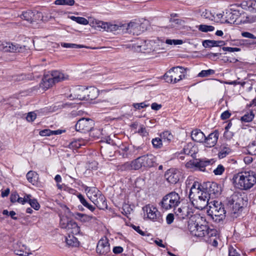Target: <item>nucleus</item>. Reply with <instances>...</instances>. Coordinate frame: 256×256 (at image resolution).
Here are the masks:
<instances>
[{
	"label": "nucleus",
	"instance_id": "64",
	"mask_svg": "<svg viewBox=\"0 0 256 256\" xmlns=\"http://www.w3.org/2000/svg\"><path fill=\"white\" fill-rule=\"evenodd\" d=\"M19 196L18 194H12L10 196V202L12 203L18 202Z\"/></svg>",
	"mask_w": 256,
	"mask_h": 256
},
{
	"label": "nucleus",
	"instance_id": "57",
	"mask_svg": "<svg viewBox=\"0 0 256 256\" xmlns=\"http://www.w3.org/2000/svg\"><path fill=\"white\" fill-rule=\"evenodd\" d=\"M242 36L244 38H252V39H256V36H254L253 34L247 32H244L242 33Z\"/></svg>",
	"mask_w": 256,
	"mask_h": 256
},
{
	"label": "nucleus",
	"instance_id": "29",
	"mask_svg": "<svg viewBox=\"0 0 256 256\" xmlns=\"http://www.w3.org/2000/svg\"><path fill=\"white\" fill-rule=\"evenodd\" d=\"M183 153L186 155L190 156L194 158L196 153V148L192 146L191 144L185 146L182 150Z\"/></svg>",
	"mask_w": 256,
	"mask_h": 256
},
{
	"label": "nucleus",
	"instance_id": "50",
	"mask_svg": "<svg viewBox=\"0 0 256 256\" xmlns=\"http://www.w3.org/2000/svg\"><path fill=\"white\" fill-rule=\"evenodd\" d=\"M216 40H204L202 42V46L204 48L216 46Z\"/></svg>",
	"mask_w": 256,
	"mask_h": 256
},
{
	"label": "nucleus",
	"instance_id": "19",
	"mask_svg": "<svg viewBox=\"0 0 256 256\" xmlns=\"http://www.w3.org/2000/svg\"><path fill=\"white\" fill-rule=\"evenodd\" d=\"M131 147H130L126 144H121L118 146V149L116 151V152L122 158H130L133 156L132 152Z\"/></svg>",
	"mask_w": 256,
	"mask_h": 256
},
{
	"label": "nucleus",
	"instance_id": "13",
	"mask_svg": "<svg viewBox=\"0 0 256 256\" xmlns=\"http://www.w3.org/2000/svg\"><path fill=\"white\" fill-rule=\"evenodd\" d=\"M94 122L90 118H82L80 119L75 125L76 130L82 132L90 131L93 128Z\"/></svg>",
	"mask_w": 256,
	"mask_h": 256
},
{
	"label": "nucleus",
	"instance_id": "5",
	"mask_svg": "<svg viewBox=\"0 0 256 256\" xmlns=\"http://www.w3.org/2000/svg\"><path fill=\"white\" fill-rule=\"evenodd\" d=\"M242 198L238 194H234L227 199L228 212L232 218H236L242 212L243 209L242 206Z\"/></svg>",
	"mask_w": 256,
	"mask_h": 256
},
{
	"label": "nucleus",
	"instance_id": "14",
	"mask_svg": "<svg viewBox=\"0 0 256 256\" xmlns=\"http://www.w3.org/2000/svg\"><path fill=\"white\" fill-rule=\"evenodd\" d=\"M86 93H88V88L83 86H76L72 88V93L69 98L70 100H86Z\"/></svg>",
	"mask_w": 256,
	"mask_h": 256
},
{
	"label": "nucleus",
	"instance_id": "53",
	"mask_svg": "<svg viewBox=\"0 0 256 256\" xmlns=\"http://www.w3.org/2000/svg\"><path fill=\"white\" fill-rule=\"evenodd\" d=\"M224 170V168L222 164H219L218 167L214 170L215 175H221Z\"/></svg>",
	"mask_w": 256,
	"mask_h": 256
},
{
	"label": "nucleus",
	"instance_id": "63",
	"mask_svg": "<svg viewBox=\"0 0 256 256\" xmlns=\"http://www.w3.org/2000/svg\"><path fill=\"white\" fill-rule=\"evenodd\" d=\"M224 136L226 140H230L233 136V133L229 130H225L224 134Z\"/></svg>",
	"mask_w": 256,
	"mask_h": 256
},
{
	"label": "nucleus",
	"instance_id": "2",
	"mask_svg": "<svg viewBox=\"0 0 256 256\" xmlns=\"http://www.w3.org/2000/svg\"><path fill=\"white\" fill-rule=\"evenodd\" d=\"M189 198L192 205L198 210L205 208L210 203V196L204 188L198 182H194L190 188Z\"/></svg>",
	"mask_w": 256,
	"mask_h": 256
},
{
	"label": "nucleus",
	"instance_id": "16",
	"mask_svg": "<svg viewBox=\"0 0 256 256\" xmlns=\"http://www.w3.org/2000/svg\"><path fill=\"white\" fill-rule=\"evenodd\" d=\"M180 172L174 168L168 170L164 174L166 179L168 182L172 184H176L180 180Z\"/></svg>",
	"mask_w": 256,
	"mask_h": 256
},
{
	"label": "nucleus",
	"instance_id": "24",
	"mask_svg": "<svg viewBox=\"0 0 256 256\" xmlns=\"http://www.w3.org/2000/svg\"><path fill=\"white\" fill-rule=\"evenodd\" d=\"M51 75L55 83L60 82L68 79V76L58 70L52 72Z\"/></svg>",
	"mask_w": 256,
	"mask_h": 256
},
{
	"label": "nucleus",
	"instance_id": "23",
	"mask_svg": "<svg viewBox=\"0 0 256 256\" xmlns=\"http://www.w3.org/2000/svg\"><path fill=\"white\" fill-rule=\"evenodd\" d=\"M192 139L196 142H203L205 140V135L200 130L195 129L191 132Z\"/></svg>",
	"mask_w": 256,
	"mask_h": 256
},
{
	"label": "nucleus",
	"instance_id": "47",
	"mask_svg": "<svg viewBox=\"0 0 256 256\" xmlns=\"http://www.w3.org/2000/svg\"><path fill=\"white\" fill-rule=\"evenodd\" d=\"M61 46L65 48H85V46L81 44H70V43H62Z\"/></svg>",
	"mask_w": 256,
	"mask_h": 256
},
{
	"label": "nucleus",
	"instance_id": "37",
	"mask_svg": "<svg viewBox=\"0 0 256 256\" xmlns=\"http://www.w3.org/2000/svg\"><path fill=\"white\" fill-rule=\"evenodd\" d=\"M84 144V140L80 139L74 140L68 144V148L72 150L80 148Z\"/></svg>",
	"mask_w": 256,
	"mask_h": 256
},
{
	"label": "nucleus",
	"instance_id": "4",
	"mask_svg": "<svg viewBox=\"0 0 256 256\" xmlns=\"http://www.w3.org/2000/svg\"><path fill=\"white\" fill-rule=\"evenodd\" d=\"M206 208H207L208 214L215 222H219L224 219L226 210L221 202L211 200Z\"/></svg>",
	"mask_w": 256,
	"mask_h": 256
},
{
	"label": "nucleus",
	"instance_id": "22",
	"mask_svg": "<svg viewBox=\"0 0 256 256\" xmlns=\"http://www.w3.org/2000/svg\"><path fill=\"white\" fill-rule=\"evenodd\" d=\"M204 190L208 194L209 196L211 194L216 195L220 194V188L216 182H208L206 183Z\"/></svg>",
	"mask_w": 256,
	"mask_h": 256
},
{
	"label": "nucleus",
	"instance_id": "10",
	"mask_svg": "<svg viewBox=\"0 0 256 256\" xmlns=\"http://www.w3.org/2000/svg\"><path fill=\"white\" fill-rule=\"evenodd\" d=\"M60 224L61 228L66 229L69 233L72 234H77L80 232V228L78 224L66 217L60 218Z\"/></svg>",
	"mask_w": 256,
	"mask_h": 256
},
{
	"label": "nucleus",
	"instance_id": "48",
	"mask_svg": "<svg viewBox=\"0 0 256 256\" xmlns=\"http://www.w3.org/2000/svg\"><path fill=\"white\" fill-rule=\"evenodd\" d=\"M248 152L251 155L256 156V142H252L248 146Z\"/></svg>",
	"mask_w": 256,
	"mask_h": 256
},
{
	"label": "nucleus",
	"instance_id": "59",
	"mask_svg": "<svg viewBox=\"0 0 256 256\" xmlns=\"http://www.w3.org/2000/svg\"><path fill=\"white\" fill-rule=\"evenodd\" d=\"M132 150H133L134 152H132V155H136L139 154V152L140 150H142V148L140 146H131Z\"/></svg>",
	"mask_w": 256,
	"mask_h": 256
},
{
	"label": "nucleus",
	"instance_id": "26",
	"mask_svg": "<svg viewBox=\"0 0 256 256\" xmlns=\"http://www.w3.org/2000/svg\"><path fill=\"white\" fill-rule=\"evenodd\" d=\"M55 82L52 78V76L51 75H46L42 79V82L41 83V86L44 89H48L50 87H52Z\"/></svg>",
	"mask_w": 256,
	"mask_h": 256
},
{
	"label": "nucleus",
	"instance_id": "20",
	"mask_svg": "<svg viewBox=\"0 0 256 256\" xmlns=\"http://www.w3.org/2000/svg\"><path fill=\"white\" fill-rule=\"evenodd\" d=\"M218 137V134L217 132H214L210 134L208 137L205 136V140L204 142L206 146L211 148L216 145L217 142Z\"/></svg>",
	"mask_w": 256,
	"mask_h": 256
},
{
	"label": "nucleus",
	"instance_id": "15",
	"mask_svg": "<svg viewBox=\"0 0 256 256\" xmlns=\"http://www.w3.org/2000/svg\"><path fill=\"white\" fill-rule=\"evenodd\" d=\"M212 160H199L198 161H190L186 164V166L188 168L198 169L200 171L204 172L205 168L211 164Z\"/></svg>",
	"mask_w": 256,
	"mask_h": 256
},
{
	"label": "nucleus",
	"instance_id": "35",
	"mask_svg": "<svg viewBox=\"0 0 256 256\" xmlns=\"http://www.w3.org/2000/svg\"><path fill=\"white\" fill-rule=\"evenodd\" d=\"M160 136L164 144L166 145L169 144L173 138V136L168 131H165L162 133Z\"/></svg>",
	"mask_w": 256,
	"mask_h": 256
},
{
	"label": "nucleus",
	"instance_id": "17",
	"mask_svg": "<svg viewBox=\"0 0 256 256\" xmlns=\"http://www.w3.org/2000/svg\"><path fill=\"white\" fill-rule=\"evenodd\" d=\"M127 32L133 35L138 36L144 30L142 24H140L136 22H130L128 24L126 28Z\"/></svg>",
	"mask_w": 256,
	"mask_h": 256
},
{
	"label": "nucleus",
	"instance_id": "62",
	"mask_svg": "<svg viewBox=\"0 0 256 256\" xmlns=\"http://www.w3.org/2000/svg\"><path fill=\"white\" fill-rule=\"evenodd\" d=\"M138 133L142 136H146L148 134V132L146 130V128L142 126L138 130Z\"/></svg>",
	"mask_w": 256,
	"mask_h": 256
},
{
	"label": "nucleus",
	"instance_id": "12",
	"mask_svg": "<svg viewBox=\"0 0 256 256\" xmlns=\"http://www.w3.org/2000/svg\"><path fill=\"white\" fill-rule=\"evenodd\" d=\"M20 18L30 24H32L33 22L42 20L43 16L40 12L36 10L32 11L28 10L22 12L20 16Z\"/></svg>",
	"mask_w": 256,
	"mask_h": 256
},
{
	"label": "nucleus",
	"instance_id": "61",
	"mask_svg": "<svg viewBox=\"0 0 256 256\" xmlns=\"http://www.w3.org/2000/svg\"><path fill=\"white\" fill-rule=\"evenodd\" d=\"M230 116L231 114L229 112V111L226 110L222 114L220 118L222 120H225L228 118Z\"/></svg>",
	"mask_w": 256,
	"mask_h": 256
},
{
	"label": "nucleus",
	"instance_id": "39",
	"mask_svg": "<svg viewBox=\"0 0 256 256\" xmlns=\"http://www.w3.org/2000/svg\"><path fill=\"white\" fill-rule=\"evenodd\" d=\"M70 18L73 21L81 24L86 25L88 24V21L83 17L70 16Z\"/></svg>",
	"mask_w": 256,
	"mask_h": 256
},
{
	"label": "nucleus",
	"instance_id": "18",
	"mask_svg": "<svg viewBox=\"0 0 256 256\" xmlns=\"http://www.w3.org/2000/svg\"><path fill=\"white\" fill-rule=\"evenodd\" d=\"M96 251L100 255H105L110 251V244L106 238H102L98 241Z\"/></svg>",
	"mask_w": 256,
	"mask_h": 256
},
{
	"label": "nucleus",
	"instance_id": "34",
	"mask_svg": "<svg viewBox=\"0 0 256 256\" xmlns=\"http://www.w3.org/2000/svg\"><path fill=\"white\" fill-rule=\"evenodd\" d=\"M62 132V130H51L48 129H46L40 131L39 134L41 136H46L52 135H58L61 134Z\"/></svg>",
	"mask_w": 256,
	"mask_h": 256
},
{
	"label": "nucleus",
	"instance_id": "44",
	"mask_svg": "<svg viewBox=\"0 0 256 256\" xmlns=\"http://www.w3.org/2000/svg\"><path fill=\"white\" fill-rule=\"evenodd\" d=\"M26 248L22 245V248H15L14 252L16 254L20 256H28V252L26 251Z\"/></svg>",
	"mask_w": 256,
	"mask_h": 256
},
{
	"label": "nucleus",
	"instance_id": "51",
	"mask_svg": "<svg viewBox=\"0 0 256 256\" xmlns=\"http://www.w3.org/2000/svg\"><path fill=\"white\" fill-rule=\"evenodd\" d=\"M29 204L35 210H38L40 208V205L39 203L38 202L37 200L35 198H33L32 200H30Z\"/></svg>",
	"mask_w": 256,
	"mask_h": 256
},
{
	"label": "nucleus",
	"instance_id": "45",
	"mask_svg": "<svg viewBox=\"0 0 256 256\" xmlns=\"http://www.w3.org/2000/svg\"><path fill=\"white\" fill-rule=\"evenodd\" d=\"M215 73V71L212 69H209L208 70H202L198 74V76L204 78L210 76L212 75Z\"/></svg>",
	"mask_w": 256,
	"mask_h": 256
},
{
	"label": "nucleus",
	"instance_id": "1",
	"mask_svg": "<svg viewBox=\"0 0 256 256\" xmlns=\"http://www.w3.org/2000/svg\"><path fill=\"white\" fill-rule=\"evenodd\" d=\"M188 228L190 234L196 237L212 236L216 234V230L210 228L205 220L199 215L194 214L190 217Z\"/></svg>",
	"mask_w": 256,
	"mask_h": 256
},
{
	"label": "nucleus",
	"instance_id": "49",
	"mask_svg": "<svg viewBox=\"0 0 256 256\" xmlns=\"http://www.w3.org/2000/svg\"><path fill=\"white\" fill-rule=\"evenodd\" d=\"M76 214L81 218V220L84 222H89L92 218H94L92 216H88L80 213H78Z\"/></svg>",
	"mask_w": 256,
	"mask_h": 256
},
{
	"label": "nucleus",
	"instance_id": "46",
	"mask_svg": "<svg viewBox=\"0 0 256 256\" xmlns=\"http://www.w3.org/2000/svg\"><path fill=\"white\" fill-rule=\"evenodd\" d=\"M199 30L202 32H212L214 30V28L212 26H208L206 24H200L198 26Z\"/></svg>",
	"mask_w": 256,
	"mask_h": 256
},
{
	"label": "nucleus",
	"instance_id": "31",
	"mask_svg": "<svg viewBox=\"0 0 256 256\" xmlns=\"http://www.w3.org/2000/svg\"><path fill=\"white\" fill-rule=\"evenodd\" d=\"M88 93L86 94V100H94L98 96V90L94 87L88 88Z\"/></svg>",
	"mask_w": 256,
	"mask_h": 256
},
{
	"label": "nucleus",
	"instance_id": "43",
	"mask_svg": "<svg viewBox=\"0 0 256 256\" xmlns=\"http://www.w3.org/2000/svg\"><path fill=\"white\" fill-rule=\"evenodd\" d=\"M75 3L74 0H56L54 4L56 5H66L72 6Z\"/></svg>",
	"mask_w": 256,
	"mask_h": 256
},
{
	"label": "nucleus",
	"instance_id": "41",
	"mask_svg": "<svg viewBox=\"0 0 256 256\" xmlns=\"http://www.w3.org/2000/svg\"><path fill=\"white\" fill-rule=\"evenodd\" d=\"M152 143L154 148L158 149L162 148L164 144L161 138H156L152 140Z\"/></svg>",
	"mask_w": 256,
	"mask_h": 256
},
{
	"label": "nucleus",
	"instance_id": "38",
	"mask_svg": "<svg viewBox=\"0 0 256 256\" xmlns=\"http://www.w3.org/2000/svg\"><path fill=\"white\" fill-rule=\"evenodd\" d=\"M174 213L179 218L182 219L188 216L187 209L185 208H179L177 210H175Z\"/></svg>",
	"mask_w": 256,
	"mask_h": 256
},
{
	"label": "nucleus",
	"instance_id": "60",
	"mask_svg": "<svg viewBox=\"0 0 256 256\" xmlns=\"http://www.w3.org/2000/svg\"><path fill=\"white\" fill-rule=\"evenodd\" d=\"M222 49L224 51H228L229 52H239L240 50L239 48L232 47H223Z\"/></svg>",
	"mask_w": 256,
	"mask_h": 256
},
{
	"label": "nucleus",
	"instance_id": "36",
	"mask_svg": "<svg viewBox=\"0 0 256 256\" xmlns=\"http://www.w3.org/2000/svg\"><path fill=\"white\" fill-rule=\"evenodd\" d=\"M226 20L225 22L229 24H234L236 22L238 18V13L236 12H230L226 14Z\"/></svg>",
	"mask_w": 256,
	"mask_h": 256
},
{
	"label": "nucleus",
	"instance_id": "40",
	"mask_svg": "<svg viewBox=\"0 0 256 256\" xmlns=\"http://www.w3.org/2000/svg\"><path fill=\"white\" fill-rule=\"evenodd\" d=\"M254 117V114L252 111H250L249 113L246 114L244 116H242L240 120L245 122H249L252 120Z\"/></svg>",
	"mask_w": 256,
	"mask_h": 256
},
{
	"label": "nucleus",
	"instance_id": "8",
	"mask_svg": "<svg viewBox=\"0 0 256 256\" xmlns=\"http://www.w3.org/2000/svg\"><path fill=\"white\" fill-rule=\"evenodd\" d=\"M138 170L142 168H149L154 166L156 164V157L152 154H147L136 158Z\"/></svg>",
	"mask_w": 256,
	"mask_h": 256
},
{
	"label": "nucleus",
	"instance_id": "33",
	"mask_svg": "<svg viewBox=\"0 0 256 256\" xmlns=\"http://www.w3.org/2000/svg\"><path fill=\"white\" fill-rule=\"evenodd\" d=\"M231 152L230 148L227 145H222L220 148V150L218 154V156L220 158H223Z\"/></svg>",
	"mask_w": 256,
	"mask_h": 256
},
{
	"label": "nucleus",
	"instance_id": "55",
	"mask_svg": "<svg viewBox=\"0 0 256 256\" xmlns=\"http://www.w3.org/2000/svg\"><path fill=\"white\" fill-rule=\"evenodd\" d=\"M36 117V115L34 112H30L28 114L26 119L28 122H33Z\"/></svg>",
	"mask_w": 256,
	"mask_h": 256
},
{
	"label": "nucleus",
	"instance_id": "30",
	"mask_svg": "<svg viewBox=\"0 0 256 256\" xmlns=\"http://www.w3.org/2000/svg\"><path fill=\"white\" fill-rule=\"evenodd\" d=\"M26 178L29 182L31 183L33 185H35L37 184L38 180V174L34 171H29L26 175Z\"/></svg>",
	"mask_w": 256,
	"mask_h": 256
},
{
	"label": "nucleus",
	"instance_id": "56",
	"mask_svg": "<svg viewBox=\"0 0 256 256\" xmlns=\"http://www.w3.org/2000/svg\"><path fill=\"white\" fill-rule=\"evenodd\" d=\"M108 28L106 30L107 32L115 31V30H116L118 28V25L112 24H111L110 23H108Z\"/></svg>",
	"mask_w": 256,
	"mask_h": 256
},
{
	"label": "nucleus",
	"instance_id": "25",
	"mask_svg": "<svg viewBox=\"0 0 256 256\" xmlns=\"http://www.w3.org/2000/svg\"><path fill=\"white\" fill-rule=\"evenodd\" d=\"M95 200L92 201V202L96 206L101 210H104L107 207V204L106 201V199L102 193L100 195L95 198Z\"/></svg>",
	"mask_w": 256,
	"mask_h": 256
},
{
	"label": "nucleus",
	"instance_id": "3",
	"mask_svg": "<svg viewBox=\"0 0 256 256\" xmlns=\"http://www.w3.org/2000/svg\"><path fill=\"white\" fill-rule=\"evenodd\" d=\"M235 186L241 190H248L256 183V176L254 172H243L234 176Z\"/></svg>",
	"mask_w": 256,
	"mask_h": 256
},
{
	"label": "nucleus",
	"instance_id": "21",
	"mask_svg": "<svg viewBox=\"0 0 256 256\" xmlns=\"http://www.w3.org/2000/svg\"><path fill=\"white\" fill-rule=\"evenodd\" d=\"M84 190L86 195L92 202L95 200V198L101 194V192L94 187H88L86 186L84 188Z\"/></svg>",
	"mask_w": 256,
	"mask_h": 256
},
{
	"label": "nucleus",
	"instance_id": "9",
	"mask_svg": "<svg viewBox=\"0 0 256 256\" xmlns=\"http://www.w3.org/2000/svg\"><path fill=\"white\" fill-rule=\"evenodd\" d=\"M25 46L10 42L0 40V51L8 52H22L26 50Z\"/></svg>",
	"mask_w": 256,
	"mask_h": 256
},
{
	"label": "nucleus",
	"instance_id": "27",
	"mask_svg": "<svg viewBox=\"0 0 256 256\" xmlns=\"http://www.w3.org/2000/svg\"><path fill=\"white\" fill-rule=\"evenodd\" d=\"M152 42L149 40L145 41L143 44L139 46L140 51L145 54H150L154 50L152 46Z\"/></svg>",
	"mask_w": 256,
	"mask_h": 256
},
{
	"label": "nucleus",
	"instance_id": "42",
	"mask_svg": "<svg viewBox=\"0 0 256 256\" xmlns=\"http://www.w3.org/2000/svg\"><path fill=\"white\" fill-rule=\"evenodd\" d=\"M112 146H108L107 147L102 148L101 150V153L106 157H111L113 156L114 152L111 150Z\"/></svg>",
	"mask_w": 256,
	"mask_h": 256
},
{
	"label": "nucleus",
	"instance_id": "52",
	"mask_svg": "<svg viewBox=\"0 0 256 256\" xmlns=\"http://www.w3.org/2000/svg\"><path fill=\"white\" fill-rule=\"evenodd\" d=\"M96 26L104 30H106L108 28V22H104L102 21H98L96 22Z\"/></svg>",
	"mask_w": 256,
	"mask_h": 256
},
{
	"label": "nucleus",
	"instance_id": "54",
	"mask_svg": "<svg viewBox=\"0 0 256 256\" xmlns=\"http://www.w3.org/2000/svg\"><path fill=\"white\" fill-rule=\"evenodd\" d=\"M148 106L149 104H146V102L134 103L132 104V106L136 110H140V108H146Z\"/></svg>",
	"mask_w": 256,
	"mask_h": 256
},
{
	"label": "nucleus",
	"instance_id": "6",
	"mask_svg": "<svg viewBox=\"0 0 256 256\" xmlns=\"http://www.w3.org/2000/svg\"><path fill=\"white\" fill-rule=\"evenodd\" d=\"M180 202L178 194L176 192H171L163 197L160 204L162 209L168 210L175 208Z\"/></svg>",
	"mask_w": 256,
	"mask_h": 256
},
{
	"label": "nucleus",
	"instance_id": "32",
	"mask_svg": "<svg viewBox=\"0 0 256 256\" xmlns=\"http://www.w3.org/2000/svg\"><path fill=\"white\" fill-rule=\"evenodd\" d=\"M74 234L68 235L65 237V242L66 244L70 246H78V239L74 236Z\"/></svg>",
	"mask_w": 256,
	"mask_h": 256
},
{
	"label": "nucleus",
	"instance_id": "28",
	"mask_svg": "<svg viewBox=\"0 0 256 256\" xmlns=\"http://www.w3.org/2000/svg\"><path fill=\"white\" fill-rule=\"evenodd\" d=\"M122 170H138L136 159L131 162H128L120 166Z\"/></svg>",
	"mask_w": 256,
	"mask_h": 256
},
{
	"label": "nucleus",
	"instance_id": "7",
	"mask_svg": "<svg viewBox=\"0 0 256 256\" xmlns=\"http://www.w3.org/2000/svg\"><path fill=\"white\" fill-rule=\"evenodd\" d=\"M183 70L186 69L180 66L173 67L164 74V78L168 82L176 83L184 78Z\"/></svg>",
	"mask_w": 256,
	"mask_h": 256
},
{
	"label": "nucleus",
	"instance_id": "58",
	"mask_svg": "<svg viewBox=\"0 0 256 256\" xmlns=\"http://www.w3.org/2000/svg\"><path fill=\"white\" fill-rule=\"evenodd\" d=\"M174 220V214H168L166 217V222L168 224H171Z\"/></svg>",
	"mask_w": 256,
	"mask_h": 256
},
{
	"label": "nucleus",
	"instance_id": "11",
	"mask_svg": "<svg viewBox=\"0 0 256 256\" xmlns=\"http://www.w3.org/2000/svg\"><path fill=\"white\" fill-rule=\"evenodd\" d=\"M143 211L146 212L147 218L153 222H160L162 220L160 212L152 204H148L142 208Z\"/></svg>",
	"mask_w": 256,
	"mask_h": 256
}]
</instances>
